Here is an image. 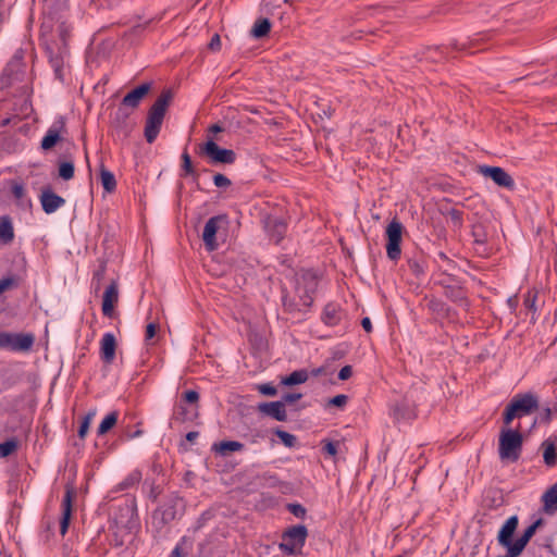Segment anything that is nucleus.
<instances>
[{
    "mask_svg": "<svg viewBox=\"0 0 557 557\" xmlns=\"http://www.w3.org/2000/svg\"><path fill=\"white\" fill-rule=\"evenodd\" d=\"M182 171H183V176H191V178L197 182L198 178H199V173L195 170V166L191 162V158L189 156V153L187 152V150H185L183 153H182Z\"/></svg>",
    "mask_w": 557,
    "mask_h": 557,
    "instance_id": "72a5a7b5",
    "label": "nucleus"
},
{
    "mask_svg": "<svg viewBox=\"0 0 557 557\" xmlns=\"http://www.w3.org/2000/svg\"><path fill=\"white\" fill-rule=\"evenodd\" d=\"M14 231L11 219L9 216H2L0 219V240L3 243H10L13 240Z\"/></svg>",
    "mask_w": 557,
    "mask_h": 557,
    "instance_id": "2f4dec72",
    "label": "nucleus"
},
{
    "mask_svg": "<svg viewBox=\"0 0 557 557\" xmlns=\"http://www.w3.org/2000/svg\"><path fill=\"white\" fill-rule=\"evenodd\" d=\"M194 540L189 536H183L172 550L170 557H186L193 547Z\"/></svg>",
    "mask_w": 557,
    "mask_h": 557,
    "instance_id": "7c9ffc66",
    "label": "nucleus"
},
{
    "mask_svg": "<svg viewBox=\"0 0 557 557\" xmlns=\"http://www.w3.org/2000/svg\"><path fill=\"white\" fill-rule=\"evenodd\" d=\"M515 418H518V416L516 414V412L513 411V409L510 407V405L508 404L504 410V413H503V420H504V423L506 425L510 424L511 421L515 419Z\"/></svg>",
    "mask_w": 557,
    "mask_h": 557,
    "instance_id": "6e6d98bb",
    "label": "nucleus"
},
{
    "mask_svg": "<svg viewBox=\"0 0 557 557\" xmlns=\"http://www.w3.org/2000/svg\"><path fill=\"white\" fill-rule=\"evenodd\" d=\"M522 445L523 436L518 430L502 429L498 441V455L502 460L518 461Z\"/></svg>",
    "mask_w": 557,
    "mask_h": 557,
    "instance_id": "f03ea898",
    "label": "nucleus"
},
{
    "mask_svg": "<svg viewBox=\"0 0 557 557\" xmlns=\"http://www.w3.org/2000/svg\"><path fill=\"white\" fill-rule=\"evenodd\" d=\"M343 317L341 307L334 302L325 305L321 319L329 326H335L339 324Z\"/></svg>",
    "mask_w": 557,
    "mask_h": 557,
    "instance_id": "412c9836",
    "label": "nucleus"
},
{
    "mask_svg": "<svg viewBox=\"0 0 557 557\" xmlns=\"http://www.w3.org/2000/svg\"><path fill=\"white\" fill-rule=\"evenodd\" d=\"M21 284V278L16 275H10L0 278V295L7 290L17 288Z\"/></svg>",
    "mask_w": 557,
    "mask_h": 557,
    "instance_id": "58836bf2",
    "label": "nucleus"
},
{
    "mask_svg": "<svg viewBox=\"0 0 557 557\" xmlns=\"http://www.w3.org/2000/svg\"><path fill=\"white\" fill-rule=\"evenodd\" d=\"M521 553L518 550H515L512 547L507 548V554L505 556H498V557H518Z\"/></svg>",
    "mask_w": 557,
    "mask_h": 557,
    "instance_id": "338daca9",
    "label": "nucleus"
},
{
    "mask_svg": "<svg viewBox=\"0 0 557 557\" xmlns=\"http://www.w3.org/2000/svg\"><path fill=\"white\" fill-rule=\"evenodd\" d=\"M158 325L156 323H149L146 326L145 339L150 341L156 336Z\"/></svg>",
    "mask_w": 557,
    "mask_h": 557,
    "instance_id": "052dcab7",
    "label": "nucleus"
},
{
    "mask_svg": "<svg viewBox=\"0 0 557 557\" xmlns=\"http://www.w3.org/2000/svg\"><path fill=\"white\" fill-rule=\"evenodd\" d=\"M348 401V397L344 394H339L334 396L329 400V405L335 406V407H344Z\"/></svg>",
    "mask_w": 557,
    "mask_h": 557,
    "instance_id": "5fc2aeb1",
    "label": "nucleus"
},
{
    "mask_svg": "<svg viewBox=\"0 0 557 557\" xmlns=\"http://www.w3.org/2000/svg\"><path fill=\"white\" fill-rule=\"evenodd\" d=\"M150 89L151 83H144L126 94L121 102L122 104L131 108V110H135L139 107L140 101L150 91Z\"/></svg>",
    "mask_w": 557,
    "mask_h": 557,
    "instance_id": "a211bd4d",
    "label": "nucleus"
},
{
    "mask_svg": "<svg viewBox=\"0 0 557 557\" xmlns=\"http://www.w3.org/2000/svg\"><path fill=\"white\" fill-rule=\"evenodd\" d=\"M198 153L208 157L212 164H233L236 160L234 150L221 148L212 138L199 145Z\"/></svg>",
    "mask_w": 557,
    "mask_h": 557,
    "instance_id": "20e7f679",
    "label": "nucleus"
},
{
    "mask_svg": "<svg viewBox=\"0 0 557 557\" xmlns=\"http://www.w3.org/2000/svg\"><path fill=\"white\" fill-rule=\"evenodd\" d=\"M74 163L72 160L59 163V176L64 181H70L74 177Z\"/></svg>",
    "mask_w": 557,
    "mask_h": 557,
    "instance_id": "4c0bfd02",
    "label": "nucleus"
},
{
    "mask_svg": "<svg viewBox=\"0 0 557 557\" xmlns=\"http://www.w3.org/2000/svg\"><path fill=\"white\" fill-rule=\"evenodd\" d=\"M91 418H92L91 413H88L84 417V419L79 425V429H78V436L81 438H85V436L89 430Z\"/></svg>",
    "mask_w": 557,
    "mask_h": 557,
    "instance_id": "3c124183",
    "label": "nucleus"
},
{
    "mask_svg": "<svg viewBox=\"0 0 557 557\" xmlns=\"http://www.w3.org/2000/svg\"><path fill=\"white\" fill-rule=\"evenodd\" d=\"M208 48L212 51H216L221 48V38L218 34H214L208 44Z\"/></svg>",
    "mask_w": 557,
    "mask_h": 557,
    "instance_id": "680f3d73",
    "label": "nucleus"
},
{
    "mask_svg": "<svg viewBox=\"0 0 557 557\" xmlns=\"http://www.w3.org/2000/svg\"><path fill=\"white\" fill-rule=\"evenodd\" d=\"M198 436H199V433L197 431H190L186 434V440L188 442L193 443Z\"/></svg>",
    "mask_w": 557,
    "mask_h": 557,
    "instance_id": "774afa93",
    "label": "nucleus"
},
{
    "mask_svg": "<svg viewBox=\"0 0 557 557\" xmlns=\"http://www.w3.org/2000/svg\"><path fill=\"white\" fill-rule=\"evenodd\" d=\"M212 448L221 455H227L228 453L243 450L244 444L237 441H222L213 444Z\"/></svg>",
    "mask_w": 557,
    "mask_h": 557,
    "instance_id": "bb28decb",
    "label": "nucleus"
},
{
    "mask_svg": "<svg viewBox=\"0 0 557 557\" xmlns=\"http://www.w3.org/2000/svg\"><path fill=\"white\" fill-rule=\"evenodd\" d=\"M404 226L394 218L386 227V253L391 260H398L401 255L400 243L403 236Z\"/></svg>",
    "mask_w": 557,
    "mask_h": 557,
    "instance_id": "39448f33",
    "label": "nucleus"
},
{
    "mask_svg": "<svg viewBox=\"0 0 557 557\" xmlns=\"http://www.w3.org/2000/svg\"><path fill=\"white\" fill-rule=\"evenodd\" d=\"M100 180L103 189L111 194L116 188V180L114 174L109 171L104 165L100 166Z\"/></svg>",
    "mask_w": 557,
    "mask_h": 557,
    "instance_id": "c85d7f7f",
    "label": "nucleus"
},
{
    "mask_svg": "<svg viewBox=\"0 0 557 557\" xmlns=\"http://www.w3.org/2000/svg\"><path fill=\"white\" fill-rule=\"evenodd\" d=\"M222 224H227V215L219 214L211 216L203 228L202 240L208 251H214L218 249L219 244L216 242V233Z\"/></svg>",
    "mask_w": 557,
    "mask_h": 557,
    "instance_id": "423d86ee",
    "label": "nucleus"
},
{
    "mask_svg": "<svg viewBox=\"0 0 557 557\" xmlns=\"http://www.w3.org/2000/svg\"><path fill=\"white\" fill-rule=\"evenodd\" d=\"M518 522L519 521H518L517 516H511L510 518H508L506 520V522L499 530V533L497 536L498 543L502 546L509 548L513 545L515 542H512V536H513L515 531L517 530Z\"/></svg>",
    "mask_w": 557,
    "mask_h": 557,
    "instance_id": "6ab92c4d",
    "label": "nucleus"
},
{
    "mask_svg": "<svg viewBox=\"0 0 557 557\" xmlns=\"http://www.w3.org/2000/svg\"><path fill=\"white\" fill-rule=\"evenodd\" d=\"M302 397L300 393H287L283 395L282 400L285 404H293Z\"/></svg>",
    "mask_w": 557,
    "mask_h": 557,
    "instance_id": "13d9d810",
    "label": "nucleus"
},
{
    "mask_svg": "<svg viewBox=\"0 0 557 557\" xmlns=\"http://www.w3.org/2000/svg\"><path fill=\"white\" fill-rule=\"evenodd\" d=\"M553 413H557V406L552 409L549 407L543 408L542 412L540 413V421L542 423H549L553 418Z\"/></svg>",
    "mask_w": 557,
    "mask_h": 557,
    "instance_id": "603ef678",
    "label": "nucleus"
},
{
    "mask_svg": "<svg viewBox=\"0 0 557 557\" xmlns=\"http://www.w3.org/2000/svg\"><path fill=\"white\" fill-rule=\"evenodd\" d=\"M309 375L307 370H296L292 372L289 375L282 379L281 383L286 386L302 384L307 382Z\"/></svg>",
    "mask_w": 557,
    "mask_h": 557,
    "instance_id": "473e14b6",
    "label": "nucleus"
},
{
    "mask_svg": "<svg viewBox=\"0 0 557 557\" xmlns=\"http://www.w3.org/2000/svg\"><path fill=\"white\" fill-rule=\"evenodd\" d=\"M267 230L274 243L278 244L286 232V224L278 219L269 220L267 223Z\"/></svg>",
    "mask_w": 557,
    "mask_h": 557,
    "instance_id": "5701e85b",
    "label": "nucleus"
},
{
    "mask_svg": "<svg viewBox=\"0 0 557 557\" xmlns=\"http://www.w3.org/2000/svg\"><path fill=\"white\" fill-rule=\"evenodd\" d=\"M407 265L409 271L416 276L419 277L424 273L422 264L417 259H409L407 261Z\"/></svg>",
    "mask_w": 557,
    "mask_h": 557,
    "instance_id": "49530a36",
    "label": "nucleus"
},
{
    "mask_svg": "<svg viewBox=\"0 0 557 557\" xmlns=\"http://www.w3.org/2000/svg\"><path fill=\"white\" fill-rule=\"evenodd\" d=\"M182 400L185 403H188L190 405H195V410L196 411L198 410V401H199V393L198 392H196L194 389L184 392L182 394Z\"/></svg>",
    "mask_w": 557,
    "mask_h": 557,
    "instance_id": "79ce46f5",
    "label": "nucleus"
},
{
    "mask_svg": "<svg viewBox=\"0 0 557 557\" xmlns=\"http://www.w3.org/2000/svg\"><path fill=\"white\" fill-rule=\"evenodd\" d=\"M297 294L299 300H296L295 298H290L287 294H283L282 301L283 307L288 312H295V311H301V307L308 308L313 302V287L312 288H301L300 286H297Z\"/></svg>",
    "mask_w": 557,
    "mask_h": 557,
    "instance_id": "0eeeda50",
    "label": "nucleus"
},
{
    "mask_svg": "<svg viewBox=\"0 0 557 557\" xmlns=\"http://www.w3.org/2000/svg\"><path fill=\"white\" fill-rule=\"evenodd\" d=\"M307 536L308 530L306 525H293L283 532L278 548L285 555L294 556L304 547Z\"/></svg>",
    "mask_w": 557,
    "mask_h": 557,
    "instance_id": "7ed1b4c3",
    "label": "nucleus"
},
{
    "mask_svg": "<svg viewBox=\"0 0 557 557\" xmlns=\"http://www.w3.org/2000/svg\"><path fill=\"white\" fill-rule=\"evenodd\" d=\"M445 296L451 301L460 305L468 306V299L466 296V292L460 286H446L444 290Z\"/></svg>",
    "mask_w": 557,
    "mask_h": 557,
    "instance_id": "a878e982",
    "label": "nucleus"
},
{
    "mask_svg": "<svg viewBox=\"0 0 557 557\" xmlns=\"http://www.w3.org/2000/svg\"><path fill=\"white\" fill-rule=\"evenodd\" d=\"M258 411L276 421L284 422L287 420V412L283 401L260 403L257 407Z\"/></svg>",
    "mask_w": 557,
    "mask_h": 557,
    "instance_id": "ddd939ff",
    "label": "nucleus"
},
{
    "mask_svg": "<svg viewBox=\"0 0 557 557\" xmlns=\"http://www.w3.org/2000/svg\"><path fill=\"white\" fill-rule=\"evenodd\" d=\"M11 193L16 200L23 199L26 194L24 185L17 181L12 182Z\"/></svg>",
    "mask_w": 557,
    "mask_h": 557,
    "instance_id": "a18cd8bd",
    "label": "nucleus"
},
{
    "mask_svg": "<svg viewBox=\"0 0 557 557\" xmlns=\"http://www.w3.org/2000/svg\"><path fill=\"white\" fill-rule=\"evenodd\" d=\"M116 339L112 333H106L100 342V357L107 364H111L115 358Z\"/></svg>",
    "mask_w": 557,
    "mask_h": 557,
    "instance_id": "aec40b11",
    "label": "nucleus"
},
{
    "mask_svg": "<svg viewBox=\"0 0 557 557\" xmlns=\"http://www.w3.org/2000/svg\"><path fill=\"white\" fill-rule=\"evenodd\" d=\"M20 447V441L16 437H11L8 441L0 443V459L7 458L14 454Z\"/></svg>",
    "mask_w": 557,
    "mask_h": 557,
    "instance_id": "c9c22d12",
    "label": "nucleus"
},
{
    "mask_svg": "<svg viewBox=\"0 0 557 557\" xmlns=\"http://www.w3.org/2000/svg\"><path fill=\"white\" fill-rule=\"evenodd\" d=\"M66 133L65 119L59 116L42 137L40 143L41 149L45 151L52 149L59 141L63 140V135Z\"/></svg>",
    "mask_w": 557,
    "mask_h": 557,
    "instance_id": "1a4fd4ad",
    "label": "nucleus"
},
{
    "mask_svg": "<svg viewBox=\"0 0 557 557\" xmlns=\"http://www.w3.org/2000/svg\"><path fill=\"white\" fill-rule=\"evenodd\" d=\"M323 443V451H325L330 456H335L337 454V443H334L332 441H324Z\"/></svg>",
    "mask_w": 557,
    "mask_h": 557,
    "instance_id": "4d7b16f0",
    "label": "nucleus"
},
{
    "mask_svg": "<svg viewBox=\"0 0 557 557\" xmlns=\"http://www.w3.org/2000/svg\"><path fill=\"white\" fill-rule=\"evenodd\" d=\"M447 215L449 216L450 221L453 222V224L456 227L462 226V223H463V212L462 211L453 208L448 211Z\"/></svg>",
    "mask_w": 557,
    "mask_h": 557,
    "instance_id": "c03bdc74",
    "label": "nucleus"
},
{
    "mask_svg": "<svg viewBox=\"0 0 557 557\" xmlns=\"http://www.w3.org/2000/svg\"><path fill=\"white\" fill-rule=\"evenodd\" d=\"M176 502L173 500L162 507L156 509L152 513L153 524L158 528H163L165 524L172 522L176 518Z\"/></svg>",
    "mask_w": 557,
    "mask_h": 557,
    "instance_id": "2eb2a0df",
    "label": "nucleus"
},
{
    "mask_svg": "<svg viewBox=\"0 0 557 557\" xmlns=\"http://www.w3.org/2000/svg\"><path fill=\"white\" fill-rule=\"evenodd\" d=\"M40 202L42 210L47 214H51L65 203V199L53 193L50 188H46L41 191Z\"/></svg>",
    "mask_w": 557,
    "mask_h": 557,
    "instance_id": "f3484780",
    "label": "nucleus"
},
{
    "mask_svg": "<svg viewBox=\"0 0 557 557\" xmlns=\"http://www.w3.org/2000/svg\"><path fill=\"white\" fill-rule=\"evenodd\" d=\"M288 510L297 518H304L306 516V508L300 504H289Z\"/></svg>",
    "mask_w": 557,
    "mask_h": 557,
    "instance_id": "864d4df0",
    "label": "nucleus"
},
{
    "mask_svg": "<svg viewBox=\"0 0 557 557\" xmlns=\"http://www.w3.org/2000/svg\"><path fill=\"white\" fill-rule=\"evenodd\" d=\"M175 418L182 422L186 420H191L194 417L197 416V411L189 412L188 409L183 405V403H180L177 406V411L174 413Z\"/></svg>",
    "mask_w": 557,
    "mask_h": 557,
    "instance_id": "a19ab883",
    "label": "nucleus"
},
{
    "mask_svg": "<svg viewBox=\"0 0 557 557\" xmlns=\"http://www.w3.org/2000/svg\"><path fill=\"white\" fill-rule=\"evenodd\" d=\"M544 511L550 513L557 508V482L542 495Z\"/></svg>",
    "mask_w": 557,
    "mask_h": 557,
    "instance_id": "b1692460",
    "label": "nucleus"
},
{
    "mask_svg": "<svg viewBox=\"0 0 557 557\" xmlns=\"http://www.w3.org/2000/svg\"><path fill=\"white\" fill-rule=\"evenodd\" d=\"M543 523V520L542 519H537L536 521H534L531 525H529L523 534L513 543V545L511 546L515 550H518L520 553L523 552L524 547L527 546V544L529 543V541L531 540V537L535 534L536 532V529Z\"/></svg>",
    "mask_w": 557,
    "mask_h": 557,
    "instance_id": "4be33fe9",
    "label": "nucleus"
},
{
    "mask_svg": "<svg viewBox=\"0 0 557 557\" xmlns=\"http://www.w3.org/2000/svg\"><path fill=\"white\" fill-rule=\"evenodd\" d=\"M117 418V411H112L109 414H107L98 426V435H104L106 433H108L116 424Z\"/></svg>",
    "mask_w": 557,
    "mask_h": 557,
    "instance_id": "f704fd0d",
    "label": "nucleus"
},
{
    "mask_svg": "<svg viewBox=\"0 0 557 557\" xmlns=\"http://www.w3.org/2000/svg\"><path fill=\"white\" fill-rule=\"evenodd\" d=\"M541 448L543 449L544 463L547 467H554L557 463V451L554 442L546 440L542 443Z\"/></svg>",
    "mask_w": 557,
    "mask_h": 557,
    "instance_id": "393cba45",
    "label": "nucleus"
},
{
    "mask_svg": "<svg viewBox=\"0 0 557 557\" xmlns=\"http://www.w3.org/2000/svg\"><path fill=\"white\" fill-rule=\"evenodd\" d=\"M352 375V368L350 366L343 367L338 372V379L346 381Z\"/></svg>",
    "mask_w": 557,
    "mask_h": 557,
    "instance_id": "bf43d9fd",
    "label": "nucleus"
},
{
    "mask_svg": "<svg viewBox=\"0 0 557 557\" xmlns=\"http://www.w3.org/2000/svg\"><path fill=\"white\" fill-rule=\"evenodd\" d=\"M257 389L265 396H275L277 394V389L271 383H264L257 385Z\"/></svg>",
    "mask_w": 557,
    "mask_h": 557,
    "instance_id": "8fccbe9b",
    "label": "nucleus"
},
{
    "mask_svg": "<svg viewBox=\"0 0 557 557\" xmlns=\"http://www.w3.org/2000/svg\"><path fill=\"white\" fill-rule=\"evenodd\" d=\"M480 228H481V227H475V228L473 230L474 242H475L476 244H484V243H485V236H484V235H481V234L479 233Z\"/></svg>",
    "mask_w": 557,
    "mask_h": 557,
    "instance_id": "0e129e2a",
    "label": "nucleus"
},
{
    "mask_svg": "<svg viewBox=\"0 0 557 557\" xmlns=\"http://www.w3.org/2000/svg\"><path fill=\"white\" fill-rule=\"evenodd\" d=\"M271 30V22L269 18L267 17H263V18H258L251 30H250V34L253 38H263L265 37Z\"/></svg>",
    "mask_w": 557,
    "mask_h": 557,
    "instance_id": "cd10ccee",
    "label": "nucleus"
},
{
    "mask_svg": "<svg viewBox=\"0 0 557 557\" xmlns=\"http://www.w3.org/2000/svg\"><path fill=\"white\" fill-rule=\"evenodd\" d=\"M35 343V336L32 333H11L8 349L12 351H28Z\"/></svg>",
    "mask_w": 557,
    "mask_h": 557,
    "instance_id": "dca6fc26",
    "label": "nucleus"
},
{
    "mask_svg": "<svg viewBox=\"0 0 557 557\" xmlns=\"http://www.w3.org/2000/svg\"><path fill=\"white\" fill-rule=\"evenodd\" d=\"M106 275V263H101L100 267L94 272L92 275V284H95V290L98 292L100 289L101 281Z\"/></svg>",
    "mask_w": 557,
    "mask_h": 557,
    "instance_id": "37998d69",
    "label": "nucleus"
},
{
    "mask_svg": "<svg viewBox=\"0 0 557 557\" xmlns=\"http://www.w3.org/2000/svg\"><path fill=\"white\" fill-rule=\"evenodd\" d=\"M140 480L141 473L139 471H133L122 482L117 484L116 491H126L138 484Z\"/></svg>",
    "mask_w": 557,
    "mask_h": 557,
    "instance_id": "e433bc0d",
    "label": "nucleus"
},
{
    "mask_svg": "<svg viewBox=\"0 0 557 557\" xmlns=\"http://www.w3.org/2000/svg\"><path fill=\"white\" fill-rule=\"evenodd\" d=\"M171 99V90H163L150 107L144 132L147 143L152 144L158 137Z\"/></svg>",
    "mask_w": 557,
    "mask_h": 557,
    "instance_id": "f257e3e1",
    "label": "nucleus"
},
{
    "mask_svg": "<svg viewBox=\"0 0 557 557\" xmlns=\"http://www.w3.org/2000/svg\"><path fill=\"white\" fill-rule=\"evenodd\" d=\"M361 325H362L363 330H364L367 333H371V332H372V323H371L370 318L364 317V318L361 320Z\"/></svg>",
    "mask_w": 557,
    "mask_h": 557,
    "instance_id": "69168bd1",
    "label": "nucleus"
},
{
    "mask_svg": "<svg viewBox=\"0 0 557 557\" xmlns=\"http://www.w3.org/2000/svg\"><path fill=\"white\" fill-rule=\"evenodd\" d=\"M76 497V490L72 485L65 486V493L62 500V517L60 520V533L64 535L67 532L73 510V500Z\"/></svg>",
    "mask_w": 557,
    "mask_h": 557,
    "instance_id": "9d476101",
    "label": "nucleus"
},
{
    "mask_svg": "<svg viewBox=\"0 0 557 557\" xmlns=\"http://www.w3.org/2000/svg\"><path fill=\"white\" fill-rule=\"evenodd\" d=\"M274 434L281 440V442L286 446V447H294L297 443V437L286 431H283L281 429H275L274 430Z\"/></svg>",
    "mask_w": 557,
    "mask_h": 557,
    "instance_id": "ea45409f",
    "label": "nucleus"
},
{
    "mask_svg": "<svg viewBox=\"0 0 557 557\" xmlns=\"http://www.w3.org/2000/svg\"><path fill=\"white\" fill-rule=\"evenodd\" d=\"M10 334L9 332H0V348L8 349V345L10 344Z\"/></svg>",
    "mask_w": 557,
    "mask_h": 557,
    "instance_id": "e2e57ef3",
    "label": "nucleus"
},
{
    "mask_svg": "<svg viewBox=\"0 0 557 557\" xmlns=\"http://www.w3.org/2000/svg\"><path fill=\"white\" fill-rule=\"evenodd\" d=\"M116 523L129 531L137 527L138 513L135 500L120 508V516L116 518Z\"/></svg>",
    "mask_w": 557,
    "mask_h": 557,
    "instance_id": "f8f14e48",
    "label": "nucleus"
},
{
    "mask_svg": "<svg viewBox=\"0 0 557 557\" xmlns=\"http://www.w3.org/2000/svg\"><path fill=\"white\" fill-rule=\"evenodd\" d=\"M134 110H131V108L126 107L125 104L120 103L117 109L114 112L112 122L119 126L124 127L127 124V121L129 116L133 114Z\"/></svg>",
    "mask_w": 557,
    "mask_h": 557,
    "instance_id": "c756f323",
    "label": "nucleus"
},
{
    "mask_svg": "<svg viewBox=\"0 0 557 557\" xmlns=\"http://www.w3.org/2000/svg\"><path fill=\"white\" fill-rule=\"evenodd\" d=\"M119 302V286L115 281H112L106 288L102 297V313L104 317L112 318L114 307Z\"/></svg>",
    "mask_w": 557,
    "mask_h": 557,
    "instance_id": "4468645a",
    "label": "nucleus"
},
{
    "mask_svg": "<svg viewBox=\"0 0 557 557\" xmlns=\"http://www.w3.org/2000/svg\"><path fill=\"white\" fill-rule=\"evenodd\" d=\"M536 298H537L536 293L528 292V294L524 296V300H523L524 307L528 308L529 310L535 312L536 311V307H535Z\"/></svg>",
    "mask_w": 557,
    "mask_h": 557,
    "instance_id": "09e8293b",
    "label": "nucleus"
},
{
    "mask_svg": "<svg viewBox=\"0 0 557 557\" xmlns=\"http://www.w3.org/2000/svg\"><path fill=\"white\" fill-rule=\"evenodd\" d=\"M213 183L219 188H227L232 185L231 180L221 173L213 176Z\"/></svg>",
    "mask_w": 557,
    "mask_h": 557,
    "instance_id": "de8ad7c7",
    "label": "nucleus"
},
{
    "mask_svg": "<svg viewBox=\"0 0 557 557\" xmlns=\"http://www.w3.org/2000/svg\"><path fill=\"white\" fill-rule=\"evenodd\" d=\"M518 418L530 414L539 408V399L532 393L517 394L509 403Z\"/></svg>",
    "mask_w": 557,
    "mask_h": 557,
    "instance_id": "6e6552de",
    "label": "nucleus"
},
{
    "mask_svg": "<svg viewBox=\"0 0 557 557\" xmlns=\"http://www.w3.org/2000/svg\"><path fill=\"white\" fill-rule=\"evenodd\" d=\"M481 173L500 187L509 190L515 189L513 178L503 168L485 165L481 168Z\"/></svg>",
    "mask_w": 557,
    "mask_h": 557,
    "instance_id": "9b49d317",
    "label": "nucleus"
}]
</instances>
